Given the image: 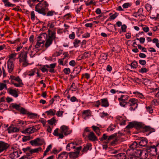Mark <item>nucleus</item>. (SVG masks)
Masks as SVG:
<instances>
[{
  "label": "nucleus",
  "mask_w": 159,
  "mask_h": 159,
  "mask_svg": "<svg viewBox=\"0 0 159 159\" xmlns=\"http://www.w3.org/2000/svg\"><path fill=\"white\" fill-rule=\"evenodd\" d=\"M48 4L46 1L40 2L35 6V11L45 16L46 12L48 10Z\"/></svg>",
  "instance_id": "f257e3e1"
},
{
  "label": "nucleus",
  "mask_w": 159,
  "mask_h": 159,
  "mask_svg": "<svg viewBox=\"0 0 159 159\" xmlns=\"http://www.w3.org/2000/svg\"><path fill=\"white\" fill-rule=\"evenodd\" d=\"M28 52L27 51H23L19 54L18 56L19 61L23 67H26L29 64L27 59Z\"/></svg>",
  "instance_id": "f03ea898"
},
{
  "label": "nucleus",
  "mask_w": 159,
  "mask_h": 159,
  "mask_svg": "<svg viewBox=\"0 0 159 159\" xmlns=\"http://www.w3.org/2000/svg\"><path fill=\"white\" fill-rule=\"evenodd\" d=\"M9 80H11V83L13 84L16 87H21L23 85L21 80L18 76L16 77L13 75H10Z\"/></svg>",
  "instance_id": "7ed1b4c3"
},
{
  "label": "nucleus",
  "mask_w": 159,
  "mask_h": 159,
  "mask_svg": "<svg viewBox=\"0 0 159 159\" xmlns=\"http://www.w3.org/2000/svg\"><path fill=\"white\" fill-rule=\"evenodd\" d=\"M144 124L141 122H138L136 121H133L129 122V124L126 127V129H130L135 128L137 129H143L144 127Z\"/></svg>",
  "instance_id": "20e7f679"
},
{
  "label": "nucleus",
  "mask_w": 159,
  "mask_h": 159,
  "mask_svg": "<svg viewBox=\"0 0 159 159\" xmlns=\"http://www.w3.org/2000/svg\"><path fill=\"white\" fill-rule=\"evenodd\" d=\"M138 100L134 98H131L126 105L127 106L130 107L129 109L131 111H134L138 107Z\"/></svg>",
  "instance_id": "39448f33"
},
{
  "label": "nucleus",
  "mask_w": 159,
  "mask_h": 159,
  "mask_svg": "<svg viewBox=\"0 0 159 159\" xmlns=\"http://www.w3.org/2000/svg\"><path fill=\"white\" fill-rule=\"evenodd\" d=\"M129 98V97L127 95H121L120 97L118 98L120 102V105L123 107H126V105L128 102H127Z\"/></svg>",
  "instance_id": "423d86ee"
},
{
  "label": "nucleus",
  "mask_w": 159,
  "mask_h": 159,
  "mask_svg": "<svg viewBox=\"0 0 159 159\" xmlns=\"http://www.w3.org/2000/svg\"><path fill=\"white\" fill-rule=\"evenodd\" d=\"M72 132L71 130L69 129L68 127L65 125L61 126L60 128V132L66 136L70 134Z\"/></svg>",
  "instance_id": "0eeeda50"
},
{
  "label": "nucleus",
  "mask_w": 159,
  "mask_h": 159,
  "mask_svg": "<svg viewBox=\"0 0 159 159\" xmlns=\"http://www.w3.org/2000/svg\"><path fill=\"white\" fill-rule=\"evenodd\" d=\"M45 35L47 36V34L44 33L38 36V39L37 40L36 44L35 45V48H39L41 44L43 45L44 41V40L42 39L43 36L44 37Z\"/></svg>",
  "instance_id": "6e6552de"
},
{
  "label": "nucleus",
  "mask_w": 159,
  "mask_h": 159,
  "mask_svg": "<svg viewBox=\"0 0 159 159\" xmlns=\"http://www.w3.org/2000/svg\"><path fill=\"white\" fill-rule=\"evenodd\" d=\"M9 145L3 141H0V154L8 149Z\"/></svg>",
  "instance_id": "1a4fd4ad"
},
{
  "label": "nucleus",
  "mask_w": 159,
  "mask_h": 159,
  "mask_svg": "<svg viewBox=\"0 0 159 159\" xmlns=\"http://www.w3.org/2000/svg\"><path fill=\"white\" fill-rule=\"evenodd\" d=\"M20 127L18 128L17 126H14L13 125H11L7 128V130L9 134L17 133L19 131Z\"/></svg>",
  "instance_id": "9d476101"
},
{
  "label": "nucleus",
  "mask_w": 159,
  "mask_h": 159,
  "mask_svg": "<svg viewBox=\"0 0 159 159\" xmlns=\"http://www.w3.org/2000/svg\"><path fill=\"white\" fill-rule=\"evenodd\" d=\"M137 141L139 146L142 147L146 146L148 143V140L144 138H140Z\"/></svg>",
  "instance_id": "9b49d317"
},
{
  "label": "nucleus",
  "mask_w": 159,
  "mask_h": 159,
  "mask_svg": "<svg viewBox=\"0 0 159 159\" xmlns=\"http://www.w3.org/2000/svg\"><path fill=\"white\" fill-rule=\"evenodd\" d=\"M7 66L8 72L9 73H11L13 70L14 64L13 61L9 59L7 61Z\"/></svg>",
  "instance_id": "f8f14e48"
},
{
  "label": "nucleus",
  "mask_w": 159,
  "mask_h": 159,
  "mask_svg": "<svg viewBox=\"0 0 159 159\" xmlns=\"http://www.w3.org/2000/svg\"><path fill=\"white\" fill-rule=\"evenodd\" d=\"M87 137L88 139L89 140L92 141H95L98 140L97 138L93 131L90 132V133L87 134Z\"/></svg>",
  "instance_id": "ddd939ff"
},
{
  "label": "nucleus",
  "mask_w": 159,
  "mask_h": 159,
  "mask_svg": "<svg viewBox=\"0 0 159 159\" xmlns=\"http://www.w3.org/2000/svg\"><path fill=\"white\" fill-rule=\"evenodd\" d=\"M143 131L144 132H149V133L155 131V129L149 126H145L144 125V127L143 128Z\"/></svg>",
  "instance_id": "4468645a"
},
{
  "label": "nucleus",
  "mask_w": 159,
  "mask_h": 159,
  "mask_svg": "<svg viewBox=\"0 0 159 159\" xmlns=\"http://www.w3.org/2000/svg\"><path fill=\"white\" fill-rule=\"evenodd\" d=\"M48 38L50 39L53 41L56 38V32L54 31H50L49 30H48Z\"/></svg>",
  "instance_id": "2eb2a0df"
},
{
  "label": "nucleus",
  "mask_w": 159,
  "mask_h": 159,
  "mask_svg": "<svg viewBox=\"0 0 159 159\" xmlns=\"http://www.w3.org/2000/svg\"><path fill=\"white\" fill-rule=\"evenodd\" d=\"M91 112L89 110H86L84 111L82 113V114L84 116V119L85 120L89 118L91 116Z\"/></svg>",
  "instance_id": "dca6fc26"
},
{
  "label": "nucleus",
  "mask_w": 159,
  "mask_h": 159,
  "mask_svg": "<svg viewBox=\"0 0 159 159\" xmlns=\"http://www.w3.org/2000/svg\"><path fill=\"white\" fill-rule=\"evenodd\" d=\"M149 151L150 154L152 156H155L157 153V149L156 146L154 145L151 146L150 147Z\"/></svg>",
  "instance_id": "f3484780"
},
{
  "label": "nucleus",
  "mask_w": 159,
  "mask_h": 159,
  "mask_svg": "<svg viewBox=\"0 0 159 159\" xmlns=\"http://www.w3.org/2000/svg\"><path fill=\"white\" fill-rule=\"evenodd\" d=\"M20 155L17 151H14L10 153L9 155V157L11 159H16L19 157Z\"/></svg>",
  "instance_id": "a211bd4d"
},
{
  "label": "nucleus",
  "mask_w": 159,
  "mask_h": 159,
  "mask_svg": "<svg viewBox=\"0 0 159 159\" xmlns=\"http://www.w3.org/2000/svg\"><path fill=\"white\" fill-rule=\"evenodd\" d=\"M68 156V153L66 152H63L58 155L57 159H66Z\"/></svg>",
  "instance_id": "6ab92c4d"
},
{
  "label": "nucleus",
  "mask_w": 159,
  "mask_h": 159,
  "mask_svg": "<svg viewBox=\"0 0 159 159\" xmlns=\"http://www.w3.org/2000/svg\"><path fill=\"white\" fill-rule=\"evenodd\" d=\"M58 128H57L54 130L53 134L56 136H58L59 139H62L64 137L63 134L61 132L59 134L58 133Z\"/></svg>",
  "instance_id": "aec40b11"
},
{
  "label": "nucleus",
  "mask_w": 159,
  "mask_h": 159,
  "mask_svg": "<svg viewBox=\"0 0 159 159\" xmlns=\"http://www.w3.org/2000/svg\"><path fill=\"white\" fill-rule=\"evenodd\" d=\"M148 156V152L145 150H142L139 157L141 159H146Z\"/></svg>",
  "instance_id": "412c9836"
},
{
  "label": "nucleus",
  "mask_w": 159,
  "mask_h": 159,
  "mask_svg": "<svg viewBox=\"0 0 159 159\" xmlns=\"http://www.w3.org/2000/svg\"><path fill=\"white\" fill-rule=\"evenodd\" d=\"M113 156L116 157L118 159H126L125 154L124 153H118L116 155H112Z\"/></svg>",
  "instance_id": "4be33fe9"
},
{
  "label": "nucleus",
  "mask_w": 159,
  "mask_h": 159,
  "mask_svg": "<svg viewBox=\"0 0 159 159\" xmlns=\"http://www.w3.org/2000/svg\"><path fill=\"white\" fill-rule=\"evenodd\" d=\"M101 105L102 106L107 107L109 106V103L107 98L101 99Z\"/></svg>",
  "instance_id": "5701e85b"
},
{
  "label": "nucleus",
  "mask_w": 159,
  "mask_h": 159,
  "mask_svg": "<svg viewBox=\"0 0 159 159\" xmlns=\"http://www.w3.org/2000/svg\"><path fill=\"white\" fill-rule=\"evenodd\" d=\"M139 147V146L138 141H135L129 146L130 148L134 150L135 149H137V148Z\"/></svg>",
  "instance_id": "b1692460"
},
{
  "label": "nucleus",
  "mask_w": 159,
  "mask_h": 159,
  "mask_svg": "<svg viewBox=\"0 0 159 159\" xmlns=\"http://www.w3.org/2000/svg\"><path fill=\"white\" fill-rule=\"evenodd\" d=\"M8 93L12 96L16 98L18 96V94L16 90L12 89H8Z\"/></svg>",
  "instance_id": "393cba45"
},
{
  "label": "nucleus",
  "mask_w": 159,
  "mask_h": 159,
  "mask_svg": "<svg viewBox=\"0 0 159 159\" xmlns=\"http://www.w3.org/2000/svg\"><path fill=\"white\" fill-rule=\"evenodd\" d=\"M79 154V151H76L74 152L69 153V156L70 158H77Z\"/></svg>",
  "instance_id": "a878e982"
},
{
  "label": "nucleus",
  "mask_w": 159,
  "mask_h": 159,
  "mask_svg": "<svg viewBox=\"0 0 159 159\" xmlns=\"http://www.w3.org/2000/svg\"><path fill=\"white\" fill-rule=\"evenodd\" d=\"M21 132L24 134H32L34 133L32 126L28 128L25 130L22 131Z\"/></svg>",
  "instance_id": "bb28decb"
},
{
  "label": "nucleus",
  "mask_w": 159,
  "mask_h": 159,
  "mask_svg": "<svg viewBox=\"0 0 159 159\" xmlns=\"http://www.w3.org/2000/svg\"><path fill=\"white\" fill-rule=\"evenodd\" d=\"M142 150H141L138 149H135L134 151L133 155H134L137 158L139 157L140 156Z\"/></svg>",
  "instance_id": "cd10ccee"
},
{
  "label": "nucleus",
  "mask_w": 159,
  "mask_h": 159,
  "mask_svg": "<svg viewBox=\"0 0 159 159\" xmlns=\"http://www.w3.org/2000/svg\"><path fill=\"white\" fill-rule=\"evenodd\" d=\"M56 112V110L53 109H51L49 110L45 111V113L48 115H51L52 116H54L55 115Z\"/></svg>",
  "instance_id": "c85d7f7f"
},
{
  "label": "nucleus",
  "mask_w": 159,
  "mask_h": 159,
  "mask_svg": "<svg viewBox=\"0 0 159 159\" xmlns=\"http://www.w3.org/2000/svg\"><path fill=\"white\" fill-rule=\"evenodd\" d=\"M53 41V40L47 38L46 39V42L45 44L46 48H47L49 47L52 44Z\"/></svg>",
  "instance_id": "c756f323"
},
{
  "label": "nucleus",
  "mask_w": 159,
  "mask_h": 159,
  "mask_svg": "<svg viewBox=\"0 0 159 159\" xmlns=\"http://www.w3.org/2000/svg\"><path fill=\"white\" fill-rule=\"evenodd\" d=\"M80 43L81 41L80 40L77 39H75L73 42L74 47L75 48L78 47L79 46Z\"/></svg>",
  "instance_id": "7c9ffc66"
},
{
  "label": "nucleus",
  "mask_w": 159,
  "mask_h": 159,
  "mask_svg": "<svg viewBox=\"0 0 159 159\" xmlns=\"http://www.w3.org/2000/svg\"><path fill=\"white\" fill-rule=\"evenodd\" d=\"M143 11V9L139 8L138 9L137 12L134 13L133 16L137 18L138 16H140L142 14Z\"/></svg>",
  "instance_id": "2f4dec72"
},
{
  "label": "nucleus",
  "mask_w": 159,
  "mask_h": 159,
  "mask_svg": "<svg viewBox=\"0 0 159 159\" xmlns=\"http://www.w3.org/2000/svg\"><path fill=\"white\" fill-rule=\"evenodd\" d=\"M75 148V145H74V143H68L66 147V149L68 151H70L71 149Z\"/></svg>",
  "instance_id": "473e14b6"
},
{
  "label": "nucleus",
  "mask_w": 159,
  "mask_h": 159,
  "mask_svg": "<svg viewBox=\"0 0 159 159\" xmlns=\"http://www.w3.org/2000/svg\"><path fill=\"white\" fill-rule=\"evenodd\" d=\"M90 131L89 128L88 127H86L84 130V132L83 134V136L84 137L86 138L87 137L88 134V132L90 133V132H91Z\"/></svg>",
  "instance_id": "72a5a7b5"
},
{
  "label": "nucleus",
  "mask_w": 159,
  "mask_h": 159,
  "mask_svg": "<svg viewBox=\"0 0 159 159\" xmlns=\"http://www.w3.org/2000/svg\"><path fill=\"white\" fill-rule=\"evenodd\" d=\"M133 94H134L136 97H139L141 99L144 98V96L143 94L138 91L133 92Z\"/></svg>",
  "instance_id": "f704fd0d"
},
{
  "label": "nucleus",
  "mask_w": 159,
  "mask_h": 159,
  "mask_svg": "<svg viewBox=\"0 0 159 159\" xmlns=\"http://www.w3.org/2000/svg\"><path fill=\"white\" fill-rule=\"evenodd\" d=\"M107 54L105 53H102L100 55V60L102 61H105L107 59Z\"/></svg>",
  "instance_id": "c9c22d12"
},
{
  "label": "nucleus",
  "mask_w": 159,
  "mask_h": 159,
  "mask_svg": "<svg viewBox=\"0 0 159 159\" xmlns=\"http://www.w3.org/2000/svg\"><path fill=\"white\" fill-rule=\"evenodd\" d=\"M38 70V69L37 68H35L29 71L28 75L30 76H33Z\"/></svg>",
  "instance_id": "e433bc0d"
},
{
  "label": "nucleus",
  "mask_w": 159,
  "mask_h": 159,
  "mask_svg": "<svg viewBox=\"0 0 159 159\" xmlns=\"http://www.w3.org/2000/svg\"><path fill=\"white\" fill-rule=\"evenodd\" d=\"M31 152L33 154V153H38L39 151H42V149L40 147H39L38 148H36L33 149L30 148Z\"/></svg>",
  "instance_id": "4c0bfd02"
},
{
  "label": "nucleus",
  "mask_w": 159,
  "mask_h": 159,
  "mask_svg": "<svg viewBox=\"0 0 159 159\" xmlns=\"http://www.w3.org/2000/svg\"><path fill=\"white\" fill-rule=\"evenodd\" d=\"M12 107L13 108L19 111L21 107L19 105L17 104L16 103H14L12 104Z\"/></svg>",
  "instance_id": "58836bf2"
},
{
  "label": "nucleus",
  "mask_w": 159,
  "mask_h": 159,
  "mask_svg": "<svg viewBox=\"0 0 159 159\" xmlns=\"http://www.w3.org/2000/svg\"><path fill=\"white\" fill-rule=\"evenodd\" d=\"M25 155L26 158L27 159H30L32 158L33 156V154L31 152V150H30L28 152L25 153Z\"/></svg>",
  "instance_id": "ea45409f"
},
{
  "label": "nucleus",
  "mask_w": 159,
  "mask_h": 159,
  "mask_svg": "<svg viewBox=\"0 0 159 159\" xmlns=\"http://www.w3.org/2000/svg\"><path fill=\"white\" fill-rule=\"evenodd\" d=\"M77 89L76 85L74 83H73L70 88V89L72 91H75Z\"/></svg>",
  "instance_id": "a19ab883"
},
{
  "label": "nucleus",
  "mask_w": 159,
  "mask_h": 159,
  "mask_svg": "<svg viewBox=\"0 0 159 159\" xmlns=\"http://www.w3.org/2000/svg\"><path fill=\"white\" fill-rule=\"evenodd\" d=\"M131 69L136 68L138 66V63L136 61H134L130 65Z\"/></svg>",
  "instance_id": "79ce46f5"
},
{
  "label": "nucleus",
  "mask_w": 159,
  "mask_h": 159,
  "mask_svg": "<svg viewBox=\"0 0 159 159\" xmlns=\"http://www.w3.org/2000/svg\"><path fill=\"white\" fill-rule=\"evenodd\" d=\"M4 89H7L6 84L4 83L0 82V90H2Z\"/></svg>",
  "instance_id": "37998d69"
},
{
  "label": "nucleus",
  "mask_w": 159,
  "mask_h": 159,
  "mask_svg": "<svg viewBox=\"0 0 159 159\" xmlns=\"http://www.w3.org/2000/svg\"><path fill=\"white\" fill-rule=\"evenodd\" d=\"M116 136V134H114L108 137L107 143H108L110 140L114 139Z\"/></svg>",
  "instance_id": "c03bdc74"
},
{
  "label": "nucleus",
  "mask_w": 159,
  "mask_h": 159,
  "mask_svg": "<svg viewBox=\"0 0 159 159\" xmlns=\"http://www.w3.org/2000/svg\"><path fill=\"white\" fill-rule=\"evenodd\" d=\"M81 70V68L80 67L76 68L74 70L73 74L77 75L80 72Z\"/></svg>",
  "instance_id": "a18cd8bd"
},
{
  "label": "nucleus",
  "mask_w": 159,
  "mask_h": 159,
  "mask_svg": "<svg viewBox=\"0 0 159 159\" xmlns=\"http://www.w3.org/2000/svg\"><path fill=\"white\" fill-rule=\"evenodd\" d=\"M24 124V122L21 120H19L16 121V125L18 128H19V126L22 125Z\"/></svg>",
  "instance_id": "49530a36"
},
{
  "label": "nucleus",
  "mask_w": 159,
  "mask_h": 159,
  "mask_svg": "<svg viewBox=\"0 0 159 159\" xmlns=\"http://www.w3.org/2000/svg\"><path fill=\"white\" fill-rule=\"evenodd\" d=\"M48 123L51 125H52L56 122V120L54 117H53L51 119L48 121Z\"/></svg>",
  "instance_id": "de8ad7c7"
},
{
  "label": "nucleus",
  "mask_w": 159,
  "mask_h": 159,
  "mask_svg": "<svg viewBox=\"0 0 159 159\" xmlns=\"http://www.w3.org/2000/svg\"><path fill=\"white\" fill-rule=\"evenodd\" d=\"M55 12L53 11H48V12H46V15L47 16H52L54 14Z\"/></svg>",
  "instance_id": "09e8293b"
},
{
  "label": "nucleus",
  "mask_w": 159,
  "mask_h": 159,
  "mask_svg": "<svg viewBox=\"0 0 159 159\" xmlns=\"http://www.w3.org/2000/svg\"><path fill=\"white\" fill-rule=\"evenodd\" d=\"M56 65V63H54L51 64L49 65H46L45 66L48 68L54 69Z\"/></svg>",
  "instance_id": "8fccbe9b"
},
{
  "label": "nucleus",
  "mask_w": 159,
  "mask_h": 159,
  "mask_svg": "<svg viewBox=\"0 0 159 159\" xmlns=\"http://www.w3.org/2000/svg\"><path fill=\"white\" fill-rule=\"evenodd\" d=\"M148 71V70L145 67H143L139 70V72L141 73H147Z\"/></svg>",
  "instance_id": "3c124183"
},
{
  "label": "nucleus",
  "mask_w": 159,
  "mask_h": 159,
  "mask_svg": "<svg viewBox=\"0 0 159 159\" xmlns=\"http://www.w3.org/2000/svg\"><path fill=\"white\" fill-rule=\"evenodd\" d=\"M116 126L113 124H111L107 128V131H111L115 129Z\"/></svg>",
  "instance_id": "603ef678"
},
{
  "label": "nucleus",
  "mask_w": 159,
  "mask_h": 159,
  "mask_svg": "<svg viewBox=\"0 0 159 159\" xmlns=\"http://www.w3.org/2000/svg\"><path fill=\"white\" fill-rule=\"evenodd\" d=\"M28 117L30 118H34L35 117L37 116V114L35 113L29 112L27 113Z\"/></svg>",
  "instance_id": "864d4df0"
},
{
  "label": "nucleus",
  "mask_w": 159,
  "mask_h": 159,
  "mask_svg": "<svg viewBox=\"0 0 159 159\" xmlns=\"http://www.w3.org/2000/svg\"><path fill=\"white\" fill-rule=\"evenodd\" d=\"M17 54V53H12L10 54L9 55V59L11 60V59H14L16 57Z\"/></svg>",
  "instance_id": "5fc2aeb1"
},
{
  "label": "nucleus",
  "mask_w": 159,
  "mask_h": 159,
  "mask_svg": "<svg viewBox=\"0 0 159 159\" xmlns=\"http://www.w3.org/2000/svg\"><path fill=\"white\" fill-rule=\"evenodd\" d=\"M32 128H33L34 133L36 132L40 129V127L39 125L33 126H32Z\"/></svg>",
  "instance_id": "6e6d98bb"
},
{
  "label": "nucleus",
  "mask_w": 159,
  "mask_h": 159,
  "mask_svg": "<svg viewBox=\"0 0 159 159\" xmlns=\"http://www.w3.org/2000/svg\"><path fill=\"white\" fill-rule=\"evenodd\" d=\"M45 65L43 66L42 67H41L40 69L41 70L42 72L44 73L45 72H47L48 70V69L47 68Z\"/></svg>",
  "instance_id": "4d7b16f0"
},
{
  "label": "nucleus",
  "mask_w": 159,
  "mask_h": 159,
  "mask_svg": "<svg viewBox=\"0 0 159 159\" xmlns=\"http://www.w3.org/2000/svg\"><path fill=\"white\" fill-rule=\"evenodd\" d=\"M30 139V137L29 136H25L22 138V141L23 142H25Z\"/></svg>",
  "instance_id": "13d9d810"
},
{
  "label": "nucleus",
  "mask_w": 159,
  "mask_h": 159,
  "mask_svg": "<svg viewBox=\"0 0 159 159\" xmlns=\"http://www.w3.org/2000/svg\"><path fill=\"white\" fill-rule=\"evenodd\" d=\"M145 8L148 11H149L151 10L152 6L149 4H147L145 5Z\"/></svg>",
  "instance_id": "bf43d9fd"
},
{
  "label": "nucleus",
  "mask_w": 159,
  "mask_h": 159,
  "mask_svg": "<svg viewBox=\"0 0 159 159\" xmlns=\"http://www.w3.org/2000/svg\"><path fill=\"white\" fill-rule=\"evenodd\" d=\"M108 137L106 134H104L102 137L100 139L101 141H103L105 140H107Z\"/></svg>",
  "instance_id": "052dcab7"
},
{
  "label": "nucleus",
  "mask_w": 159,
  "mask_h": 159,
  "mask_svg": "<svg viewBox=\"0 0 159 159\" xmlns=\"http://www.w3.org/2000/svg\"><path fill=\"white\" fill-rule=\"evenodd\" d=\"M64 73L66 74H69L70 72V70L69 68H66L63 70Z\"/></svg>",
  "instance_id": "680f3d73"
},
{
  "label": "nucleus",
  "mask_w": 159,
  "mask_h": 159,
  "mask_svg": "<svg viewBox=\"0 0 159 159\" xmlns=\"http://www.w3.org/2000/svg\"><path fill=\"white\" fill-rule=\"evenodd\" d=\"M63 111H59L56 113V115L58 117L62 116Z\"/></svg>",
  "instance_id": "e2e57ef3"
},
{
  "label": "nucleus",
  "mask_w": 159,
  "mask_h": 159,
  "mask_svg": "<svg viewBox=\"0 0 159 159\" xmlns=\"http://www.w3.org/2000/svg\"><path fill=\"white\" fill-rule=\"evenodd\" d=\"M30 143L32 146H36L38 145L37 143V142L34 139L33 140H32L30 142Z\"/></svg>",
  "instance_id": "0e129e2a"
},
{
  "label": "nucleus",
  "mask_w": 159,
  "mask_h": 159,
  "mask_svg": "<svg viewBox=\"0 0 159 159\" xmlns=\"http://www.w3.org/2000/svg\"><path fill=\"white\" fill-rule=\"evenodd\" d=\"M130 6V3L129 2H126L124 3L123 5V7L124 8H127Z\"/></svg>",
  "instance_id": "69168bd1"
},
{
  "label": "nucleus",
  "mask_w": 159,
  "mask_h": 159,
  "mask_svg": "<svg viewBox=\"0 0 159 159\" xmlns=\"http://www.w3.org/2000/svg\"><path fill=\"white\" fill-rule=\"evenodd\" d=\"M121 28L122 31L123 32H126V29L127 28V26L125 25L124 24V25H122L121 26Z\"/></svg>",
  "instance_id": "338daca9"
},
{
  "label": "nucleus",
  "mask_w": 159,
  "mask_h": 159,
  "mask_svg": "<svg viewBox=\"0 0 159 159\" xmlns=\"http://www.w3.org/2000/svg\"><path fill=\"white\" fill-rule=\"evenodd\" d=\"M22 150L25 153H26L30 150V147H28L26 148H23L22 149Z\"/></svg>",
  "instance_id": "774afa93"
}]
</instances>
